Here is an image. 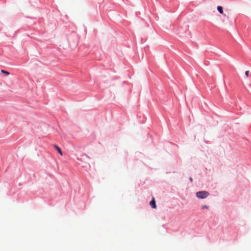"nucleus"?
<instances>
[{"label":"nucleus","instance_id":"0eeeda50","mask_svg":"<svg viewBox=\"0 0 251 251\" xmlns=\"http://www.w3.org/2000/svg\"><path fill=\"white\" fill-rule=\"evenodd\" d=\"M208 207L207 205H203V206H202V209L208 208Z\"/></svg>","mask_w":251,"mask_h":251},{"label":"nucleus","instance_id":"6e6552de","mask_svg":"<svg viewBox=\"0 0 251 251\" xmlns=\"http://www.w3.org/2000/svg\"><path fill=\"white\" fill-rule=\"evenodd\" d=\"M190 180H191V181H192V178H190Z\"/></svg>","mask_w":251,"mask_h":251},{"label":"nucleus","instance_id":"39448f33","mask_svg":"<svg viewBox=\"0 0 251 251\" xmlns=\"http://www.w3.org/2000/svg\"><path fill=\"white\" fill-rule=\"evenodd\" d=\"M1 73H2L3 74H5V75H9V72H7V71H4V70H1Z\"/></svg>","mask_w":251,"mask_h":251},{"label":"nucleus","instance_id":"7ed1b4c3","mask_svg":"<svg viewBox=\"0 0 251 251\" xmlns=\"http://www.w3.org/2000/svg\"><path fill=\"white\" fill-rule=\"evenodd\" d=\"M54 147L55 148V149L57 150V151H58V153L61 155L62 156L63 155V153H62V151L61 150V149L57 145H54Z\"/></svg>","mask_w":251,"mask_h":251},{"label":"nucleus","instance_id":"423d86ee","mask_svg":"<svg viewBox=\"0 0 251 251\" xmlns=\"http://www.w3.org/2000/svg\"><path fill=\"white\" fill-rule=\"evenodd\" d=\"M249 71H247L245 72V75H246L247 77L249 76Z\"/></svg>","mask_w":251,"mask_h":251},{"label":"nucleus","instance_id":"f03ea898","mask_svg":"<svg viewBox=\"0 0 251 251\" xmlns=\"http://www.w3.org/2000/svg\"><path fill=\"white\" fill-rule=\"evenodd\" d=\"M150 205L153 208H155L156 207L155 201L154 198H152V200L150 202Z\"/></svg>","mask_w":251,"mask_h":251},{"label":"nucleus","instance_id":"f257e3e1","mask_svg":"<svg viewBox=\"0 0 251 251\" xmlns=\"http://www.w3.org/2000/svg\"><path fill=\"white\" fill-rule=\"evenodd\" d=\"M209 195V193L205 191H200L196 193L197 197L199 199H205Z\"/></svg>","mask_w":251,"mask_h":251},{"label":"nucleus","instance_id":"20e7f679","mask_svg":"<svg viewBox=\"0 0 251 251\" xmlns=\"http://www.w3.org/2000/svg\"><path fill=\"white\" fill-rule=\"evenodd\" d=\"M217 10L221 14L223 13V7L221 6H218L217 7Z\"/></svg>","mask_w":251,"mask_h":251}]
</instances>
